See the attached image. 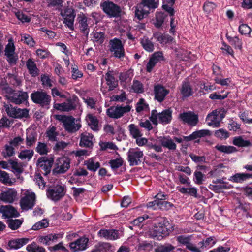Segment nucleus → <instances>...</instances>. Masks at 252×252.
I'll use <instances>...</instances> for the list:
<instances>
[{"instance_id": "obj_1", "label": "nucleus", "mask_w": 252, "mask_h": 252, "mask_svg": "<svg viewBox=\"0 0 252 252\" xmlns=\"http://www.w3.org/2000/svg\"><path fill=\"white\" fill-rule=\"evenodd\" d=\"M171 230L169 221L164 218H161L157 224H155L150 229L147 234L146 233V235L160 240L169 235Z\"/></svg>"}, {"instance_id": "obj_2", "label": "nucleus", "mask_w": 252, "mask_h": 252, "mask_svg": "<svg viewBox=\"0 0 252 252\" xmlns=\"http://www.w3.org/2000/svg\"><path fill=\"white\" fill-rule=\"evenodd\" d=\"M57 119L63 123V126L68 132H76L81 127L80 121L75 120V118L72 116L57 115Z\"/></svg>"}, {"instance_id": "obj_3", "label": "nucleus", "mask_w": 252, "mask_h": 252, "mask_svg": "<svg viewBox=\"0 0 252 252\" xmlns=\"http://www.w3.org/2000/svg\"><path fill=\"white\" fill-rule=\"evenodd\" d=\"M172 119V111L169 109L163 110L161 113H158L156 110H153L150 117V120L153 124L157 125L158 122L167 124L170 122Z\"/></svg>"}, {"instance_id": "obj_4", "label": "nucleus", "mask_w": 252, "mask_h": 252, "mask_svg": "<svg viewBox=\"0 0 252 252\" xmlns=\"http://www.w3.org/2000/svg\"><path fill=\"white\" fill-rule=\"evenodd\" d=\"M31 97L35 103L47 108H49L51 101L50 95L42 91H36L32 93L31 94Z\"/></svg>"}, {"instance_id": "obj_5", "label": "nucleus", "mask_w": 252, "mask_h": 252, "mask_svg": "<svg viewBox=\"0 0 252 252\" xmlns=\"http://www.w3.org/2000/svg\"><path fill=\"white\" fill-rule=\"evenodd\" d=\"M24 196L20 200L21 209L24 211L31 209L35 203V194L30 190H26L23 192Z\"/></svg>"}, {"instance_id": "obj_6", "label": "nucleus", "mask_w": 252, "mask_h": 252, "mask_svg": "<svg viewBox=\"0 0 252 252\" xmlns=\"http://www.w3.org/2000/svg\"><path fill=\"white\" fill-rule=\"evenodd\" d=\"M79 103V99L75 95L67 98L66 101L62 103H56L54 105L55 109L62 111H69L76 109Z\"/></svg>"}, {"instance_id": "obj_7", "label": "nucleus", "mask_w": 252, "mask_h": 252, "mask_svg": "<svg viewBox=\"0 0 252 252\" xmlns=\"http://www.w3.org/2000/svg\"><path fill=\"white\" fill-rule=\"evenodd\" d=\"M110 51L115 58L121 59L125 55V52L122 41L116 38L110 40Z\"/></svg>"}, {"instance_id": "obj_8", "label": "nucleus", "mask_w": 252, "mask_h": 252, "mask_svg": "<svg viewBox=\"0 0 252 252\" xmlns=\"http://www.w3.org/2000/svg\"><path fill=\"white\" fill-rule=\"evenodd\" d=\"M131 107L128 105L122 106L121 105L112 106L106 111L107 116L113 119H119L127 112L130 111Z\"/></svg>"}, {"instance_id": "obj_9", "label": "nucleus", "mask_w": 252, "mask_h": 252, "mask_svg": "<svg viewBox=\"0 0 252 252\" xmlns=\"http://www.w3.org/2000/svg\"><path fill=\"white\" fill-rule=\"evenodd\" d=\"M143 152L139 148H130L127 152V159L130 165H139L143 157Z\"/></svg>"}, {"instance_id": "obj_10", "label": "nucleus", "mask_w": 252, "mask_h": 252, "mask_svg": "<svg viewBox=\"0 0 252 252\" xmlns=\"http://www.w3.org/2000/svg\"><path fill=\"white\" fill-rule=\"evenodd\" d=\"M4 108L7 115L12 118H21L27 117L28 116L29 111L27 109H20L13 107L10 104H4Z\"/></svg>"}, {"instance_id": "obj_11", "label": "nucleus", "mask_w": 252, "mask_h": 252, "mask_svg": "<svg viewBox=\"0 0 252 252\" xmlns=\"http://www.w3.org/2000/svg\"><path fill=\"white\" fill-rule=\"evenodd\" d=\"M101 7L110 17H118L121 15L120 7L112 2L105 1L101 4Z\"/></svg>"}, {"instance_id": "obj_12", "label": "nucleus", "mask_w": 252, "mask_h": 252, "mask_svg": "<svg viewBox=\"0 0 252 252\" xmlns=\"http://www.w3.org/2000/svg\"><path fill=\"white\" fill-rule=\"evenodd\" d=\"M5 56L8 63L11 64H15L18 60V56L15 53V47L12 38L8 39V43L6 45Z\"/></svg>"}, {"instance_id": "obj_13", "label": "nucleus", "mask_w": 252, "mask_h": 252, "mask_svg": "<svg viewBox=\"0 0 252 252\" xmlns=\"http://www.w3.org/2000/svg\"><path fill=\"white\" fill-rule=\"evenodd\" d=\"M70 160L66 157L58 158L56 161V167L54 172L56 174L65 173L70 168Z\"/></svg>"}, {"instance_id": "obj_14", "label": "nucleus", "mask_w": 252, "mask_h": 252, "mask_svg": "<svg viewBox=\"0 0 252 252\" xmlns=\"http://www.w3.org/2000/svg\"><path fill=\"white\" fill-rule=\"evenodd\" d=\"M61 14L63 19V23L70 30L74 29V21L75 14L74 10L71 8H66L62 11Z\"/></svg>"}, {"instance_id": "obj_15", "label": "nucleus", "mask_w": 252, "mask_h": 252, "mask_svg": "<svg viewBox=\"0 0 252 252\" xmlns=\"http://www.w3.org/2000/svg\"><path fill=\"white\" fill-rule=\"evenodd\" d=\"M223 118L220 114V111L215 110L208 114L206 121L207 124L213 127H217L219 126L220 122Z\"/></svg>"}, {"instance_id": "obj_16", "label": "nucleus", "mask_w": 252, "mask_h": 252, "mask_svg": "<svg viewBox=\"0 0 252 252\" xmlns=\"http://www.w3.org/2000/svg\"><path fill=\"white\" fill-rule=\"evenodd\" d=\"M64 186L57 185L53 189L47 190V196L48 198L53 201H58L63 196L64 194Z\"/></svg>"}, {"instance_id": "obj_17", "label": "nucleus", "mask_w": 252, "mask_h": 252, "mask_svg": "<svg viewBox=\"0 0 252 252\" xmlns=\"http://www.w3.org/2000/svg\"><path fill=\"white\" fill-rule=\"evenodd\" d=\"M180 118L184 123L191 126H195L198 122V115L191 111L180 114Z\"/></svg>"}, {"instance_id": "obj_18", "label": "nucleus", "mask_w": 252, "mask_h": 252, "mask_svg": "<svg viewBox=\"0 0 252 252\" xmlns=\"http://www.w3.org/2000/svg\"><path fill=\"white\" fill-rule=\"evenodd\" d=\"M88 239L86 237H80L76 241L70 243V248L74 252L85 250L88 247Z\"/></svg>"}, {"instance_id": "obj_19", "label": "nucleus", "mask_w": 252, "mask_h": 252, "mask_svg": "<svg viewBox=\"0 0 252 252\" xmlns=\"http://www.w3.org/2000/svg\"><path fill=\"white\" fill-rule=\"evenodd\" d=\"M7 99L14 103L19 104L24 102L27 98L26 93L22 92H15L12 90L10 94H6Z\"/></svg>"}, {"instance_id": "obj_20", "label": "nucleus", "mask_w": 252, "mask_h": 252, "mask_svg": "<svg viewBox=\"0 0 252 252\" xmlns=\"http://www.w3.org/2000/svg\"><path fill=\"white\" fill-rule=\"evenodd\" d=\"M17 194V191L14 189H7L0 193V200L7 203H12L15 200Z\"/></svg>"}, {"instance_id": "obj_21", "label": "nucleus", "mask_w": 252, "mask_h": 252, "mask_svg": "<svg viewBox=\"0 0 252 252\" xmlns=\"http://www.w3.org/2000/svg\"><path fill=\"white\" fill-rule=\"evenodd\" d=\"M98 236L106 240H114L119 238L118 232L113 229H100L98 232Z\"/></svg>"}, {"instance_id": "obj_22", "label": "nucleus", "mask_w": 252, "mask_h": 252, "mask_svg": "<svg viewBox=\"0 0 252 252\" xmlns=\"http://www.w3.org/2000/svg\"><path fill=\"white\" fill-rule=\"evenodd\" d=\"M169 93V90L161 85H158L154 87L155 98L159 102L163 101Z\"/></svg>"}, {"instance_id": "obj_23", "label": "nucleus", "mask_w": 252, "mask_h": 252, "mask_svg": "<svg viewBox=\"0 0 252 252\" xmlns=\"http://www.w3.org/2000/svg\"><path fill=\"white\" fill-rule=\"evenodd\" d=\"M78 20L80 31L85 36H87L90 32L88 18L83 14H79L78 17Z\"/></svg>"}, {"instance_id": "obj_24", "label": "nucleus", "mask_w": 252, "mask_h": 252, "mask_svg": "<svg viewBox=\"0 0 252 252\" xmlns=\"http://www.w3.org/2000/svg\"><path fill=\"white\" fill-rule=\"evenodd\" d=\"M0 213H2L3 217L5 218L17 217L19 215L14 207L9 205L0 207Z\"/></svg>"}, {"instance_id": "obj_25", "label": "nucleus", "mask_w": 252, "mask_h": 252, "mask_svg": "<svg viewBox=\"0 0 252 252\" xmlns=\"http://www.w3.org/2000/svg\"><path fill=\"white\" fill-rule=\"evenodd\" d=\"M159 142L164 148L170 150H175L176 144L174 140L169 136H160L158 138Z\"/></svg>"}, {"instance_id": "obj_26", "label": "nucleus", "mask_w": 252, "mask_h": 252, "mask_svg": "<svg viewBox=\"0 0 252 252\" xmlns=\"http://www.w3.org/2000/svg\"><path fill=\"white\" fill-rule=\"evenodd\" d=\"M53 162V160H48L46 158L42 157L38 158L37 165L38 167L41 170L45 171V174H47L50 172L51 165Z\"/></svg>"}, {"instance_id": "obj_27", "label": "nucleus", "mask_w": 252, "mask_h": 252, "mask_svg": "<svg viewBox=\"0 0 252 252\" xmlns=\"http://www.w3.org/2000/svg\"><path fill=\"white\" fill-rule=\"evenodd\" d=\"M134 9V18L138 20L144 19L148 14V10L145 8L141 2L133 7Z\"/></svg>"}, {"instance_id": "obj_28", "label": "nucleus", "mask_w": 252, "mask_h": 252, "mask_svg": "<svg viewBox=\"0 0 252 252\" xmlns=\"http://www.w3.org/2000/svg\"><path fill=\"white\" fill-rule=\"evenodd\" d=\"M29 239L27 238H16L11 240L8 242V246L11 249H18L27 244Z\"/></svg>"}, {"instance_id": "obj_29", "label": "nucleus", "mask_w": 252, "mask_h": 252, "mask_svg": "<svg viewBox=\"0 0 252 252\" xmlns=\"http://www.w3.org/2000/svg\"><path fill=\"white\" fill-rule=\"evenodd\" d=\"M94 140V139L92 134L84 132L81 135L80 144L81 146L90 147L93 146Z\"/></svg>"}, {"instance_id": "obj_30", "label": "nucleus", "mask_w": 252, "mask_h": 252, "mask_svg": "<svg viewBox=\"0 0 252 252\" xmlns=\"http://www.w3.org/2000/svg\"><path fill=\"white\" fill-rule=\"evenodd\" d=\"M86 119L88 125L92 130L95 131L99 130L98 121L95 116L89 114L87 115Z\"/></svg>"}, {"instance_id": "obj_31", "label": "nucleus", "mask_w": 252, "mask_h": 252, "mask_svg": "<svg viewBox=\"0 0 252 252\" xmlns=\"http://www.w3.org/2000/svg\"><path fill=\"white\" fill-rule=\"evenodd\" d=\"M252 178V174L250 173H236L231 176L229 180L235 183H241L247 179Z\"/></svg>"}, {"instance_id": "obj_32", "label": "nucleus", "mask_w": 252, "mask_h": 252, "mask_svg": "<svg viewBox=\"0 0 252 252\" xmlns=\"http://www.w3.org/2000/svg\"><path fill=\"white\" fill-rule=\"evenodd\" d=\"M153 37L162 44H166L172 42L173 38L166 34H163L160 32H155L153 34Z\"/></svg>"}, {"instance_id": "obj_33", "label": "nucleus", "mask_w": 252, "mask_h": 252, "mask_svg": "<svg viewBox=\"0 0 252 252\" xmlns=\"http://www.w3.org/2000/svg\"><path fill=\"white\" fill-rule=\"evenodd\" d=\"M215 148L218 151L226 154H231L237 151V148L233 146L217 144Z\"/></svg>"}, {"instance_id": "obj_34", "label": "nucleus", "mask_w": 252, "mask_h": 252, "mask_svg": "<svg viewBox=\"0 0 252 252\" xmlns=\"http://www.w3.org/2000/svg\"><path fill=\"white\" fill-rule=\"evenodd\" d=\"M26 66L28 69L29 73L33 77L39 75V70L37 68L34 62L31 59H29L26 62Z\"/></svg>"}, {"instance_id": "obj_35", "label": "nucleus", "mask_w": 252, "mask_h": 252, "mask_svg": "<svg viewBox=\"0 0 252 252\" xmlns=\"http://www.w3.org/2000/svg\"><path fill=\"white\" fill-rule=\"evenodd\" d=\"M141 3L143 6L148 10L149 13L150 11L155 9L158 7L159 5L158 0H142Z\"/></svg>"}, {"instance_id": "obj_36", "label": "nucleus", "mask_w": 252, "mask_h": 252, "mask_svg": "<svg viewBox=\"0 0 252 252\" xmlns=\"http://www.w3.org/2000/svg\"><path fill=\"white\" fill-rule=\"evenodd\" d=\"M105 80L109 87V90H113L118 86V81L114 77L111 72H107L105 75Z\"/></svg>"}, {"instance_id": "obj_37", "label": "nucleus", "mask_w": 252, "mask_h": 252, "mask_svg": "<svg viewBox=\"0 0 252 252\" xmlns=\"http://www.w3.org/2000/svg\"><path fill=\"white\" fill-rule=\"evenodd\" d=\"M180 91L184 97H189L193 94V92L189 84L186 81L183 82Z\"/></svg>"}, {"instance_id": "obj_38", "label": "nucleus", "mask_w": 252, "mask_h": 252, "mask_svg": "<svg viewBox=\"0 0 252 252\" xmlns=\"http://www.w3.org/2000/svg\"><path fill=\"white\" fill-rule=\"evenodd\" d=\"M140 43L144 50L147 52H151L154 49L153 43L147 37L141 38Z\"/></svg>"}, {"instance_id": "obj_39", "label": "nucleus", "mask_w": 252, "mask_h": 252, "mask_svg": "<svg viewBox=\"0 0 252 252\" xmlns=\"http://www.w3.org/2000/svg\"><path fill=\"white\" fill-rule=\"evenodd\" d=\"M177 189L182 193H187L195 197H197V189L195 187L184 188L178 186Z\"/></svg>"}, {"instance_id": "obj_40", "label": "nucleus", "mask_w": 252, "mask_h": 252, "mask_svg": "<svg viewBox=\"0 0 252 252\" xmlns=\"http://www.w3.org/2000/svg\"><path fill=\"white\" fill-rule=\"evenodd\" d=\"M85 165L88 170L94 172L96 171L100 166L99 162L95 161L92 158L85 161Z\"/></svg>"}, {"instance_id": "obj_41", "label": "nucleus", "mask_w": 252, "mask_h": 252, "mask_svg": "<svg viewBox=\"0 0 252 252\" xmlns=\"http://www.w3.org/2000/svg\"><path fill=\"white\" fill-rule=\"evenodd\" d=\"M88 175V172L84 169L80 168L76 170L73 173L72 176L69 180L71 184L76 183L77 182V178L78 176H85Z\"/></svg>"}, {"instance_id": "obj_42", "label": "nucleus", "mask_w": 252, "mask_h": 252, "mask_svg": "<svg viewBox=\"0 0 252 252\" xmlns=\"http://www.w3.org/2000/svg\"><path fill=\"white\" fill-rule=\"evenodd\" d=\"M0 181L4 184L9 186L12 185L15 182L14 180L11 178L9 174L4 171H0Z\"/></svg>"}, {"instance_id": "obj_43", "label": "nucleus", "mask_w": 252, "mask_h": 252, "mask_svg": "<svg viewBox=\"0 0 252 252\" xmlns=\"http://www.w3.org/2000/svg\"><path fill=\"white\" fill-rule=\"evenodd\" d=\"M38 239V241L41 243L49 245L51 242H54L57 239V236L56 235L51 234L46 236H39Z\"/></svg>"}, {"instance_id": "obj_44", "label": "nucleus", "mask_w": 252, "mask_h": 252, "mask_svg": "<svg viewBox=\"0 0 252 252\" xmlns=\"http://www.w3.org/2000/svg\"><path fill=\"white\" fill-rule=\"evenodd\" d=\"M232 143L238 147H248L250 145V142L245 140L242 136L234 137Z\"/></svg>"}, {"instance_id": "obj_45", "label": "nucleus", "mask_w": 252, "mask_h": 252, "mask_svg": "<svg viewBox=\"0 0 252 252\" xmlns=\"http://www.w3.org/2000/svg\"><path fill=\"white\" fill-rule=\"evenodd\" d=\"M14 154V148L9 143L4 146L2 151V155L4 158L12 157Z\"/></svg>"}, {"instance_id": "obj_46", "label": "nucleus", "mask_w": 252, "mask_h": 252, "mask_svg": "<svg viewBox=\"0 0 252 252\" xmlns=\"http://www.w3.org/2000/svg\"><path fill=\"white\" fill-rule=\"evenodd\" d=\"M148 104L145 102L143 98H140L136 105V111L137 112L149 111Z\"/></svg>"}, {"instance_id": "obj_47", "label": "nucleus", "mask_w": 252, "mask_h": 252, "mask_svg": "<svg viewBox=\"0 0 252 252\" xmlns=\"http://www.w3.org/2000/svg\"><path fill=\"white\" fill-rule=\"evenodd\" d=\"M33 153L32 150H24L19 153L18 157L22 160H29L32 158Z\"/></svg>"}, {"instance_id": "obj_48", "label": "nucleus", "mask_w": 252, "mask_h": 252, "mask_svg": "<svg viewBox=\"0 0 252 252\" xmlns=\"http://www.w3.org/2000/svg\"><path fill=\"white\" fill-rule=\"evenodd\" d=\"M227 39L230 43L235 48L241 49L242 47V41L237 36L231 37L226 35Z\"/></svg>"}, {"instance_id": "obj_49", "label": "nucleus", "mask_w": 252, "mask_h": 252, "mask_svg": "<svg viewBox=\"0 0 252 252\" xmlns=\"http://www.w3.org/2000/svg\"><path fill=\"white\" fill-rule=\"evenodd\" d=\"M46 137L48 140L51 141H55L57 140V136L58 133L56 132V128L54 126L49 127L46 132Z\"/></svg>"}, {"instance_id": "obj_50", "label": "nucleus", "mask_w": 252, "mask_h": 252, "mask_svg": "<svg viewBox=\"0 0 252 252\" xmlns=\"http://www.w3.org/2000/svg\"><path fill=\"white\" fill-rule=\"evenodd\" d=\"M9 164L12 168V171L14 173H20L23 171V168L21 163H18L16 160H10Z\"/></svg>"}, {"instance_id": "obj_51", "label": "nucleus", "mask_w": 252, "mask_h": 252, "mask_svg": "<svg viewBox=\"0 0 252 252\" xmlns=\"http://www.w3.org/2000/svg\"><path fill=\"white\" fill-rule=\"evenodd\" d=\"M9 227L12 230H16L19 228L22 223V221L19 219H9L7 220Z\"/></svg>"}, {"instance_id": "obj_52", "label": "nucleus", "mask_w": 252, "mask_h": 252, "mask_svg": "<svg viewBox=\"0 0 252 252\" xmlns=\"http://www.w3.org/2000/svg\"><path fill=\"white\" fill-rule=\"evenodd\" d=\"M49 225V222L46 219H43L35 223L32 227L33 230H38L42 228H46Z\"/></svg>"}, {"instance_id": "obj_53", "label": "nucleus", "mask_w": 252, "mask_h": 252, "mask_svg": "<svg viewBox=\"0 0 252 252\" xmlns=\"http://www.w3.org/2000/svg\"><path fill=\"white\" fill-rule=\"evenodd\" d=\"M36 151L40 155H46L49 152V148L47 144L38 142L36 148Z\"/></svg>"}, {"instance_id": "obj_54", "label": "nucleus", "mask_w": 252, "mask_h": 252, "mask_svg": "<svg viewBox=\"0 0 252 252\" xmlns=\"http://www.w3.org/2000/svg\"><path fill=\"white\" fill-rule=\"evenodd\" d=\"M231 188V185L228 184H223L218 185H210L209 188L216 192H220L222 190L228 189Z\"/></svg>"}, {"instance_id": "obj_55", "label": "nucleus", "mask_w": 252, "mask_h": 252, "mask_svg": "<svg viewBox=\"0 0 252 252\" xmlns=\"http://www.w3.org/2000/svg\"><path fill=\"white\" fill-rule=\"evenodd\" d=\"M175 247L171 244H168L158 246L156 252H173Z\"/></svg>"}, {"instance_id": "obj_56", "label": "nucleus", "mask_w": 252, "mask_h": 252, "mask_svg": "<svg viewBox=\"0 0 252 252\" xmlns=\"http://www.w3.org/2000/svg\"><path fill=\"white\" fill-rule=\"evenodd\" d=\"M92 39L94 41L102 43L104 41V34L101 32H94L92 33Z\"/></svg>"}, {"instance_id": "obj_57", "label": "nucleus", "mask_w": 252, "mask_h": 252, "mask_svg": "<svg viewBox=\"0 0 252 252\" xmlns=\"http://www.w3.org/2000/svg\"><path fill=\"white\" fill-rule=\"evenodd\" d=\"M215 135L220 139H226L229 137V133L226 130L220 128L215 132Z\"/></svg>"}, {"instance_id": "obj_58", "label": "nucleus", "mask_w": 252, "mask_h": 252, "mask_svg": "<svg viewBox=\"0 0 252 252\" xmlns=\"http://www.w3.org/2000/svg\"><path fill=\"white\" fill-rule=\"evenodd\" d=\"M129 129L132 137L136 138L141 137L142 134L140 131L134 124H131L129 126Z\"/></svg>"}, {"instance_id": "obj_59", "label": "nucleus", "mask_w": 252, "mask_h": 252, "mask_svg": "<svg viewBox=\"0 0 252 252\" xmlns=\"http://www.w3.org/2000/svg\"><path fill=\"white\" fill-rule=\"evenodd\" d=\"M123 163V160L121 158L112 159L109 161V164L113 170H116L121 167Z\"/></svg>"}, {"instance_id": "obj_60", "label": "nucleus", "mask_w": 252, "mask_h": 252, "mask_svg": "<svg viewBox=\"0 0 252 252\" xmlns=\"http://www.w3.org/2000/svg\"><path fill=\"white\" fill-rule=\"evenodd\" d=\"M156 63L159 62L164 60L163 54L161 51L156 52L153 53L150 58Z\"/></svg>"}, {"instance_id": "obj_61", "label": "nucleus", "mask_w": 252, "mask_h": 252, "mask_svg": "<svg viewBox=\"0 0 252 252\" xmlns=\"http://www.w3.org/2000/svg\"><path fill=\"white\" fill-rule=\"evenodd\" d=\"M191 235H180L176 240L181 244L186 246L191 241Z\"/></svg>"}, {"instance_id": "obj_62", "label": "nucleus", "mask_w": 252, "mask_h": 252, "mask_svg": "<svg viewBox=\"0 0 252 252\" xmlns=\"http://www.w3.org/2000/svg\"><path fill=\"white\" fill-rule=\"evenodd\" d=\"M216 241V240L214 237H208L203 241L202 246L206 248H210L215 245Z\"/></svg>"}, {"instance_id": "obj_63", "label": "nucleus", "mask_w": 252, "mask_h": 252, "mask_svg": "<svg viewBox=\"0 0 252 252\" xmlns=\"http://www.w3.org/2000/svg\"><path fill=\"white\" fill-rule=\"evenodd\" d=\"M36 140V135L35 132L28 133L26 138V144L28 146H31L35 143Z\"/></svg>"}, {"instance_id": "obj_64", "label": "nucleus", "mask_w": 252, "mask_h": 252, "mask_svg": "<svg viewBox=\"0 0 252 252\" xmlns=\"http://www.w3.org/2000/svg\"><path fill=\"white\" fill-rule=\"evenodd\" d=\"M204 175L200 171H196L194 173L193 181L195 184L200 185L202 183Z\"/></svg>"}]
</instances>
